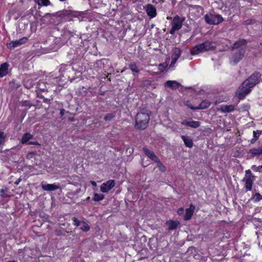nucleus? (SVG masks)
Returning a JSON list of instances; mask_svg holds the SVG:
<instances>
[{"label":"nucleus","mask_w":262,"mask_h":262,"mask_svg":"<svg viewBox=\"0 0 262 262\" xmlns=\"http://www.w3.org/2000/svg\"><path fill=\"white\" fill-rule=\"evenodd\" d=\"M183 208H180L178 210V213L179 214H182L183 213Z\"/></svg>","instance_id":"44"},{"label":"nucleus","mask_w":262,"mask_h":262,"mask_svg":"<svg viewBox=\"0 0 262 262\" xmlns=\"http://www.w3.org/2000/svg\"><path fill=\"white\" fill-rule=\"evenodd\" d=\"M129 68L133 72L139 73L140 72L139 67L135 62H131L129 64Z\"/></svg>","instance_id":"27"},{"label":"nucleus","mask_w":262,"mask_h":262,"mask_svg":"<svg viewBox=\"0 0 262 262\" xmlns=\"http://www.w3.org/2000/svg\"><path fill=\"white\" fill-rule=\"evenodd\" d=\"M0 196L2 197L5 196V190L4 189H1L0 190Z\"/></svg>","instance_id":"39"},{"label":"nucleus","mask_w":262,"mask_h":262,"mask_svg":"<svg viewBox=\"0 0 262 262\" xmlns=\"http://www.w3.org/2000/svg\"><path fill=\"white\" fill-rule=\"evenodd\" d=\"M149 114L147 111H141L136 115L135 127L138 129L146 128L149 121Z\"/></svg>","instance_id":"4"},{"label":"nucleus","mask_w":262,"mask_h":262,"mask_svg":"<svg viewBox=\"0 0 262 262\" xmlns=\"http://www.w3.org/2000/svg\"><path fill=\"white\" fill-rule=\"evenodd\" d=\"M252 199L255 202H257L260 201L262 200V195L259 193H256L252 197Z\"/></svg>","instance_id":"32"},{"label":"nucleus","mask_w":262,"mask_h":262,"mask_svg":"<svg viewBox=\"0 0 262 262\" xmlns=\"http://www.w3.org/2000/svg\"><path fill=\"white\" fill-rule=\"evenodd\" d=\"M145 11L150 18H154L157 15L156 9L151 4H149L145 6Z\"/></svg>","instance_id":"10"},{"label":"nucleus","mask_w":262,"mask_h":262,"mask_svg":"<svg viewBox=\"0 0 262 262\" xmlns=\"http://www.w3.org/2000/svg\"><path fill=\"white\" fill-rule=\"evenodd\" d=\"M18 86H19V85H17V86H16V88H17Z\"/></svg>","instance_id":"49"},{"label":"nucleus","mask_w":262,"mask_h":262,"mask_svg":"<svg viewBox=\"0 0 262 262\" xmlns=\"http://www.w3.org/2000/svg\"><path fill=\"white\" fill-rule=\"evenodd\" d=\"M184 20V17H180L178 15L174 16L171 23L172 28L169 33L173 35L176 31L180 30L182 27V23Z\"/></svg>","instance_id":"6"},{"label":"nucleus","mask_w":262,"mask_h":262,"mask_svg":"<svg viewBox=\"0 0 262 262\" xmlns=\"http://www.w3.org/2000/svg\"><path fill=\"white\" fill-rule=\"evenodd\" d=\"M165 85L171 89H176L181 86V84L174 80H168L165 83Z\"/></svg>","instance_id":"18"},{"label":"nucleus","mask_w":262,"mask_h":262,"mask_svg":"<svg viewBox=\"0 0 262 262\" xmlns=\"http://www.w3.org/2000/svg\"><path fill=\"white\" fill-rule=\"evenodd\" d=\"M181 50L178 48H175L173 49V53L171 56V62L170 64V67H174V64L181 56Z\"/></svg>","instance_id":"8"},{"label":"nucleus","mask_w":262,"mask_h":262,"mask_svg":"<svg viewBox=\"0 0 262 262\" xmlns=\"http://www.w3.org/2000/svg\"><path fill=\"white\" fill-rule=\"evenodd\" d=\"M21 178H19L18 179H17L15 182H14V184L15 185H18L19 184V183L21 182Z\"/></svg>","instance_id":"43"},{"label":"nucleus","mask_w":262,"mask_h":262,"mask_svg":"<svg viewBox=\"0 0 262 262\" xmlns=\"http://www.w3.org/2000/svg\"><path fill=\"white\" fill-rule=\"evenodd\" d=\"M34 2L39 6H47L51 5V2L49 0H34Z\"/></svg>","instance_id":"26"},{"label":"nucleus","mask_w":262,"mask_h":262,"mask_svg":"<svg viewBox=\"0 0 262 262\" xmlns=\"http://www.w3.org/2000/svg\"><path fill=\"white\" fill-rule=\"evenodd\" d=\"M166 224L168 226L169 230H174L177 228L179 223L177 221L169 220L166 222Z\"/></svg>","instance_id":"22"},{"label":"nucleus","mask_w":262,"mask_h":262,"mask_svg":"<svg viewBox=\"0 0 262 262\" xmlns=\"http://www.w3.org/2000/svg\"><path fill=\"white\" fill-rule=\"evenodd\" d=\"M247 43V40L242 39L236 41L233 45L232 55L230 58L231 64H237L243 58L246 52Z\"/></svg>","instance_id":"1"},{"label":"nucleus","mask_w":262,"mask_h":262,"mask_svg":"<svg viewBox=\"0 0 262 262\" xmlns=\"http://www.w3.org/2000/svg\"><path fill=\"white\" fill-rule=\"evenodd\" d=\"M254 178L250 169L246 170V175L245 178Z\"/></svg>","instance_id":"36"},{"label":"nucleus","mask_w":262,"mask_h":262,"mask_svg":"<svg viewBox=\"0 0 262 262\" xmlns=\"http://www.w3.org/2000/svg\"><path fill=\"white\" fill-rule=\"evenodd\" d=\"M61 14L63 15H67L69 14V12L68 10H64L61 12Z\"/></svg>","instance_id":"41"},{"label":"nucleus","mask_w":262,"mask_h":262,"mask_svg":"<svg viewBox=\"0 0 262 262\" xmlns=\"http://www.w3.org/2000/svg\"><path fill=\"white\" fill-rule=\"evenodd\" d=\"M260 45L261 46H262V43H260Z\"/></svg>","instance_id":"51"},{"label":"nucleus","mask_w":262,"mask_h":262,"mask_svg":"<svg viewBox=\"0 0 262 262\" xmlns=\"http://www.w3.org/2000/svg\"><path fill=\"white\" fill-rule=\"evenodd\" d=\"M155 162L156 163L157 167L159 168L161 171L164 172L166 170L165 166L162 164L159 159H158Z\"/></svg>","instance_id":"30"},{"label":"nucleus","mask_w":262,"mask_h":262,"mask_svg":"<svg viewBox=\"0 0 262 262\" xmlns=\"http://www.w3.org/2000/svg\"><path fill=\"white\" fill-rule=\"evenodd\" d=\"M28 39L27 37H23L18 40H13L9 43L8 48L10 49H14L15 47L25 43L27 41Z\"/></svg>","instance_id":"9"},{"label":"nucleus","mask_w":262,"mask_h":262,"mask_svg":"<svg viewBox=\"0 0 262 262\" xmlns=\"http://www.w3.org/2000/svg\"><path fill=\"white\" fill-rule=\"evenodd\" d=\"M91 183L94 186H96L97 185L96 182L93 181H91Z\"/></svg>","instance_id":"45"},{"label":"nucleus","mask_w":262,"mask_h":262,"mask_svg":"<svg viewBox=\"0 0 262 262\" xmlns=\"http://www.w3.org/2000/svg\"><path fill=\"white\" fill-rule=\"evenodd\" d=\"M216 47V44L215 42L207 40L195 46L191 50L190 53L192 55H198L200 53L214 50Z\"/></svg>","instance_id":"3"},{"label":"nucleus","mask_w":262,"mask_h":262,"mask_svg":"<svg viewBox=\"0 0 262 262\" xmlns=\"http://www.w3.org/2000/svg\"><path fill=\"white\" fill-rule=\"evenodd\" d=\"M59 1H60V2H64V1H66V0H59Z\"/></svg>","instance_id":"48"},{"label":"nucleus","mask_w":262,"mask_h":262,"mask_svg":"<svg viewBox=\"0 0 262 262\" xmlns=\"http://www.w3.org/2000/svg\"><path fill=\"white\" fill-rule=\"evenodd\" d=\"M35 152H29L27 154V158L28 159H30L32 157V156L35 155Z\"/></svg>","instance_id":"40"},{"label":"nucleus","mask_w":262,"mask_h":262,"mask_svg":"<svg viewBox=\"0 0 262 262\" xmlns=\"http://www.w3.org/2000/svg\"><path fill=\"white\" fill-rule=\"evenodd\" d=\"M65 112V110L63 108H62L60 111V115L62 116L64 115Z\"/></svg>","instance_id":"42"},{"label":"nucleus","mask_w":262,"mask_h":262,"mask_svg":"<svg viewBox=\"0 0 262 262\" xmlns=\"http://www.w3.org/2000/svg\"><path fill=\"white\" fill-rule=\"evenodd\" d=\"M73 225L76 227L80 226L82 223V221H79V220H78L77 219H76L75 217H74L73 219Z\"/></svg>","instance_id":"35"},{"label":"nucleus","mask_w":262,"mask_h":262,"mask_svg":"<svg viewBox=\"0 0 262 262\" xmlns=\"http://www.w3.org/2000/svg\"><path fill=\"white\" fill-rule=\"evenodd\" d=\"M143 150L145 154L153 161L155 162L159 159V158L155 154L154 151L147 149V148L143 147Z\"/></svg>","instance_id":"16"},{"label":"nucleus","mask_w":262,"mask_h":262,"mask_svg":"<svg viewBox=\"0 0 262 262\" xmlns=\"http://www.w3.org/2000/svg\"><path fill=\"white\" fill-rule=\"evenodd\" d=\"M67 69V66H63V65H61V67L59 70V72L60 73H62L63 72H64Z\"/></svg>","instance_id":"38"},{"label":"nucleus","mask_w":262,"mask_h":262,"mask_svg":"<svg viewBox=\"0 0 262 262\" xmlns=\"http://www.w3.org/2000/svg\"><path fill=\"white\" fill-rule=\"evenodd\" d=\"M80 229L84 232H88L90 229V227L85 221H82L80 225Z\"/></svg>","instance_id":"28"},{"label":"nucleus","mask_w":262,"mask_h":262,"mask_svg":"<svg viewBox=\"0 0 262 262\" xmlns=\"http://www.w3.org/2000/svg\"><path fill=\"white\" fill-rule=\"evenodd\" d=\"M182 125H186L192 128H196L200 126V122L196 121H188L184 120L181 122Z\"/></svg>","instance_id":"17"},{"label":"nucleus","mask_w":262,"mask_h":262,"mask_svg":"<svg viewBox=\"0 0 262 262\" xmlns=\"http://www.w3.org/2000/svg\"><path fill=\"white\" fill-rule=\"evenodd\" d=\"M260 76L261 75L259 73L255 72L243 82L238 89L240 98H244L251 92V89L258 82Z\"/></svg>","instance_id":"2"},{"label":"nucleus","mask_w":262,"mask_h":262,"mask_svg":"<svg viewBox=\"0 0 262 262\" xmlns=\"http://www.w3.org/2000/svg\"><path fill=\"white\" fill-rule=\"evenodd\" d=\"M210 102L208 100H204L196 107H191L193 110L206 109L210 106Z\"/></svg>","instance_id":"14"},{"label":"nucleus","mask_w":262,"mask_h":262,"mask_svg":"<svg viewBox=\"0 0 262 262\" xmlns=\"http://www.w3.org/2000/svg\"><path fill=\"white\" fill-rule=\"evenodd\" d=\"M7 262H16L15 260H9Z\"/></svg>","instance_id":"47"},{"label":"nucleus","mask_w":262,"mask_h":262,"mask_svg":"<svg viewBox=\"0 0 262 262\" xmlns=\"http://www.w3.org/2000/svg\"><path fill=\"white\" fill-rule=\"evenodd\" d=\"M249 152L251 154L253 157L261 155H262V146L251 148Z\"/></svg>","instance_id":"20"},{"label":"nucleus","mask_w":262,"mask_h":262,"mask_svg":"<svg viewBox=\"0 0 262 262\" xmlns=\"http://www.w3.org/2000/svg\"><path fill=\"white\" fill-rule=\"evenodd\" d=\"M8 73V64L4 63L0 66V77H3Z\"/></svg>","instance_id":"19"},{"label":"nucleus","mask_w":262,"mask_h":262,"mask_svg":"<svg viewBox=\"0 0 262 262\" xmlns=\"http://www.w3.org/2000/svg\"><path fill=\"white\" fill-rule=\"evenodd\" d=\"M251 169L254 171H258L259 172H262V165L256 166V165H252Z\"/></svg>","instance_id":"34"},{"label":"nucleus","mask_w":262,"mask_h":262,"mask_svg":"<svg viewBox=\"0 0 262 262\" xmlns=\"http://www.w3.org/2000/svg\"><path fill=\"white\" fill-rule=\"evenodd\" d=\"M33 136L30 133H26L22 137L21 142L22 144H27L30 142L29 140L32 139Z\"/></svg>","instance_id":"23"},{"label":"nucleus","mask_w":262,"mask_h":262,"mask_svg":"<svg viewBox=\"0 0 262 262\" xmlns=\"http://www.w3.org/2000/svg\"><path fill=\"white\" fill-rule=\"evenodd\" d=\"M205 22L209 25H216L224 20L223 17L220 14H206L204 16Z\"/></svg>","instance_id":"5"},{"label":"nucleus","mask_w":262,"mask_h":262,"mask_svg":"<svg viewBox=\"0 0 262 262\" xmlns=\"http://www.w3.org/2000/svg\"><path fill=\"white\" fill-rule=\"evenodd\" d=\"M261 131L259 130H254L253 133V138L251 140L250 143L254 144L256 141L258 139L260 135L261 134Z\"/></svg>","instance_id":"24"},{"label":"nucleus","mask_w":262,"mask_h":262,"mask_svg":"<svg viewBox=\"0 0 262 262\" xmlns=\"http://www.w3.org/2000/svg\"><path fill=\"white\" fill-rule=\"evenodd\" d=\"M28 145H40V144L37 141H30L28 142Z\"/></svg>","instance_id":"37"},{"label":"nucleus","mask_w":262,"mask_h":262,"mask_svg":"<svg viewBox=\"0 0 262 262\" xmlns=\"http://www.w3.org/2000/svg\"><path fill=\"white\" fill-rule=\"evenodd\" d=\"M219 110L221 111L224 113H228L233 112L235 110V106L234 105H221L219 108Z\"/></svg>","instance_id":"13"},{"label":"nucleus","mask_w":262,"mask_h":262,"mask_svg":"<svg viewBox=\"0 0 262 262\" xmlns=\"http://www.w3.org/2000/svg\"><path fill=\"white\" fill-rule=\"evenodd\" d=\"M187 106H188L189 108H191V107H193V106L191 105V104H187Z\"/></svg>","instance_id":"46"},{"label":"nucleus","mask_w":262,"mask_h":262,"mask_svg":"<svg viewBox=\"0 0 262 262\" xmlns=\"http://www.w3.org/2000/svg\"><path fill=\"white\" fill-rule=\"evenodd\" d=\"M181 138L183 139L185 145L189 148H191L193 146V143L192 140L189 137L182 135Z\"/></svg>","instance_id":"21"},{"label":"nucleus","mask_w":262,"mask_h":262,"mask_svg":"<svg viewBox=\"0 0 262 262\" xmlns=\"http://www.w3.org/2000/svg\"><path fill=\"white\" fill-rule=\"evenodd\" d=\"M254 178H244L243 181L245 183V187L247 191H250L252 189Z\"/></svg>","instance_id":"15"},{"label":"nucleus","mask_w":262,"mask_h":262,"mask_svg":"<svg viewBox=\"0 0 262 262\" xmlns=\"http://www.w3.org/2000/svg\"><path fill=\"white\" fill-rule=\"evenodd\" d=\"M115 182L114 180H108L101 184L100 186V190L102 192H108L115 186Z\"/></svg>","instance_id":"7"},{"label":"nucleus","mask_w":262,"mask_h":262,"mask_svg":"<svg viewBox=\"0 0 262 262\" xmlns=\"http://www.w3.org/2000/svg\"><path fill=\"white\" fill-rule=\"evenodd\" d=\"M42 189L45 191H54L60 188V186L55 183L45 184L43 182L41 183Z\"/></svg>","instance_id":"11"},{"label":"nucleus","mask_w":262,"mask_h":262,"mask_svg":"<svg viewBox=\"0 0 262 262\" xmlns=\"http://www.w3.org/2000/svg\"><path fill=\"white\" fill-rule=\"evenodd\" d=\"M116 116L115 113H107L104 117V120L105 121H110L112 120Z\"/></svg>","instance_id":"29"},{"label":"nucleus","mask_w":262,"mask_h":262,"mask_svg":"<svg viewBox=\"0 0 262 262\" xmlns=\"http://www.w3.org/2000/svg\"><path fill=\"white\" fill-rule=\"evenodd\" d=\"M6 136L3 132H0V152H2L3 147L5 143Z\"/></svg>","instance_id":"25"},{"label":"nucleus","mask_w":262,"mask_h":262,"mask_svg":"<svg viewBox=\"0 0 262 262\" xmlns=\"http://www.w3.org/2000/svg\"><path fill=\"white\" fill-rule=\"evenodd\" d=\"M122 0H120V1H121ZM116 1H119V0H116Z\"/></svg>","instance_id":"50"},{"label":"nucleus","mask_w":262,"mask_h":262,"mask_svg":"<svg viewBox=\"0 0 262 262\" xmlns=\"http://www.w3.org/2000/svg\"><path fill=\"white\" fill-rule=\"evenodd\" d=\"M104 198V195L101 193H95L93 198V200L95 201H100Z\"/></svg>","instance_id":"31"},{"label":"nucleus","mask_w":262,"mask_h":262,"mask_svg":"<svg viewBox=\"0 0 262 262\" xmlns=\"http://www.w3.org/2000/svg\"><path fill=\"white\" fill-rule=\"evenodd\" d=\"M195 206L192 204H190L189 208H187L185 210V214L184 219L185 221L190 220L192 216L194 211Z\"/></svg>","instance_id":"12"},{"label":"nucleus","mask_w":262,"mask_h":262,"mask_svg":"<svg viewBox=\"0 0 262 262\" xmlns=\"http://www.w3.org/2000/svg\"><path fill=\"white\" fill-rule=\"evenodd\" d=\"M255 22H256V21L254 19L251 18V19H248L247 20H245L243 24L244 25L246 26V25H250L253 24Z\"/></svg>","instance_id":"33"}]
</instances>
